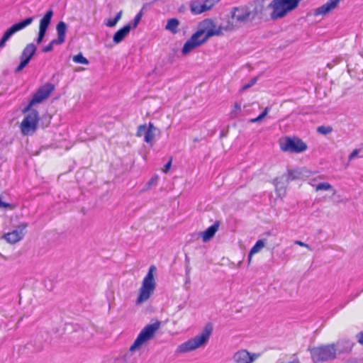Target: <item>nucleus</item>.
Returning <instances> with one entry per match:
<instances>
[{"label": "nucleus", "instance_id": "f257e3e1", "mask_svg": "<svg viewBox=\"0 0 363 363\" xmlns=\"http://www.w3.org/2000/svg\"><path fill=\"white\" fill-rule=\"evenodd\" d=\"M267 0H257L248 3L247 5L233 7L231 11V16L240 23H252L255 20H261L264 12L267 9L265 6Z\"/></svg>", "mask_w": 363, "mask_h": 363}, {"label": "nucleus", "instance_id": "f03ea898", "mask_svg": "<svg viewBox=\"0 0 363 363\" xmlns=\"http://www.w3.org/2000/svg\"><path fill=\"white\" fill-rule=\"evenodd\" d=\"M213 329L212 324L211 323H207L200 334L179 345L176 352L177 353H186L205 346L209 340Z\"/></svg>", "mask_w": 363, "mask_h": 363}, {"label": "nucleus", "instance_id": "7ed1b4c3", "mask_svg": "<svg viewBox=\"0 0 363 363\" xmlns=\"http://www.w3.org/2000/svg\"><path fill=\"white\" fill-rule=\"evenodd\" d=\"M156 271L157 268L155 265L150 267L139 290V294L135 301L136 305H140L145 302L153 294L156 286V282L154 277V273Z\"/></svg>", "mask_w": 363, "mask_h": 363}, {"label": "nucleus", "instance_id": "20e7f679", "mask_svg": "<svg viewBox=\"0 0 363 363\" xmlns=\"http://www.w3.org/2000/svg\"><path fill=\"white\" fill-rule=\"evenodd\" d=\"M223 30L226 29L221 26L217 27L211 18H205L198 23L194 34L206 43L211 37L223 35Z\"/></svg>", "mask_w": 363, "mask_h": 363}, {"label": "nucleus", "instance_id": "39448f33", "mask_svg": "<svg viewBox=\"0 0 363 363\" xmlns=\"http://www.w3.org/2000/svg\"><path fill=\"white\" fill-rule=\"evenodd\" d=\"M313 363L327 362L335 359L337 347L335 344L325 345L309 349Z\"/></svg>", "mask_w": 363, "mask_h": 363}, {"label": "nucleus", "instance_id": "423d86ee", "mask_svg": "<svg viewBox=\"0 0 363 363\" xmlns=\"http://www.w3.org/2000/svg\"><path fill=\"white\" fill-rule=\"evenodd\" d=\"M161 323L156 321L152 324L146 325L139 333L133 344L130 347V351L139 349L145 342L153 337L155 332L160 328Z\"/></svg>", "mask_w": 363, "mask_h": 363}, {"label": "nucleus", "instance_id": "0eeeda50", "mask_svg": "<svg viewBox=\"0 0 363 363\" xmlns=\"http://www.w3.org/2000/svg\"><path fill=\"white\" fill-rule=\"evenodd\" d=\"M161 323L156 321L152 324L146 325L139 333L133 344L130 347V351L139 349L145 342L153 337L155 332L160 328Z\"/></svg>", "mask_w": 363, "mask_h": 363}, {"label": "nucleus", "instance_id": "6e6552de", "mask_svg": "<svg viewBox=\"0 0 363 363\" xmlns=\"http://www.w3.org/2000/svg\"><path fill=\"white\" fill-rule=\"evenodd\" d=\"M39 121L38 111L33 110L27 114L22 121L20 128L23 135H31L37 130Z\"/></svg>", "mask_w": 363, "mask_h": 363}, {"label": "nucleus", "instance_id": "1a4fd4ad", "mask_svg": "<svg viewBox=\"0 0 363 363\" xmlns=\"http://www.w3.org/2000/svg\"><path fill=\"white\" fill-rule=\"evenodd\" d=\"M280 147L284 152L300 153L307 150V145L298 137L286 136L284 143H280Z\"/></svg>", "mask_w": 363, "mask_h": 363}, {"label": "nucleus", "instance_id": "9d476101", "mask_svg": "<svg viewBox=\"0 0 363 363\" xmlns=\"http://www.w3.org/2000/svg\"><path fill=\"white\" fill-rule=\"evenodd\" d=\"M34 20V17H28L19 22L13 24L3 34L0 39V50L6 46V42L14 35L16 32L23 30L28 26L32 23Z\"/></svg>", "mask_w": 363, "mask_h": 363}, {"label": "nucleus", "instance_id": "9b49d317", "mask_svg": "<svg viewBox=\"0 0 363 363\" xmlns=\"http://www.w3.org/2000/svg\"><path fill=\"white\" fill-rule=\"evenodd\" d=\"M267 9H272L271 18L277 20L284 17L291 9L288 7L284 0H273L268 6Z\"/></svg>", "mask_w": 363, "mask_h": 363}, {"label": "nucleus", "instance_id": "f8f14e48", "mask_svg": "<svg viewBox=\"0 0 363 363\" xmlns=\"http://www.w3.org/2000/svg\"><path fill=\"white\" fill-rule=\"evenodd\" d=\"M55 89V86L50 83H47L40 86L36 92L33 94L30 101L35 105L42 103L44 100L48 99L52 91Z\"/></svg>", "mask_w": 363, "mask_h": 363}, {"label": "nucleus", "instance_id": "ddd939ff", "mask_svg": "<svg viewBox=\"0 0 363 363\" xmlns=\"http://www.w3.org/2000/svg\"><path fill=\"white\" fill-rule=\"evenodd\" d=\"M27 226L28 224L26 223H21L18 226V229L4 234L2 238H4L8 242L15 244L23 238L24 235L23 231L26 230Z\"/></svg>", "mask_w": 363, "mask_h": 363}, {"label": "nucleus", "instance_id": "4468645a", "mask_svg": "<svg viewBox=\"0 0 363 363\" xmlns=\"http://www.w3.org/2000/svg\"><path fill=\"white\" fill-rule=\"evenodd\" d=\"M205 44L203 40L197 37L194 33L191 36V38L186 41L182 49V53L184 55H188L190 52H191L194 49Z\"/></svg>", "mask_w": 363, "mask_h": 363}, {"label": "nucleus", "instance_id": "2eb2a0df", "mask_svg": "<svg viewBox=\"0 0 363 363\" xmlns=\"http://www.w3.org/2000/svg\"><path fill=\"white\" fill-rule=\"evenodd\" d=\"M257 357L258 354H251L245 350H242L235 352L233 358L235 363H252Z\"/></svg>", "mask_w": 363, "mask_h": 363}, {"label": "nucleus", "instance_id": "dca6fc26", "mask_svg": "<svg viewBox=\"0 0 363 363\" xmlns=\"http://www.w3.org/2000/svg\"><path fill=\"white\" fill-rule=\"evenodd\" d=\"M340 0H329L323 6L315 9L313 12L314 16L326 15L334 10L338 5Z\"/></svg>", "mask_w": 363, "mask_h": 363}, {"label": "nucleus", "instance_id": "f3484780", "mask_svg": "<svg viewBox=\"0 0 363 363\" xmlns=\"http://www.w3.org/2000/svg\"><path fill=\"white\" fill-rule=\"evenodd\" d=\"M220 225V221H216L214 224L208 227L206 230L201 233V236L203 242H208L212 239L218 231Z\"/></svg>", "mask_w": 363, "mask_h": 363}, {"label": "nucleus", "instance_id": "a211bd4d", "mask_svg": "<svg viewBox=\"0 0 363 363\" xmlns=\"http://www.w3.org/2000/svg\"><path fill=\"white\" fill-rule=\"evenodd\" d=\"M130 30L131 25L130 23L124 26L114 33L113 36V41L116 44L120 43L129 34Z\"/></svg>", "mask_w": 363, "mask_h": 363}, {"label": "nucleus", "instance_id": "6ab92c4d", "mask_svg": "<svg viewBox=\"0 0 363 363\" xmlns=\"http://www.w3.org/2000/svg\"><path fill=\"white\" fill-rule=\"evenodd\" d=\"M354 343L350 340H341L337 342V352L339 354L350 353Z\"/></svg>", "mask_w": 363, "mask_h": 363}, {"label": "nucleus", "instance_id": "aec40b11", "mask_svg": "<svg viewBox=\"0 0 363 363\" xmlns=\"http://www.w3.org/2000/svg\"><path fill=\"white\" fill-rule=\"evenodd\" d=\"M52 9H49L40 20L39 29L47 31L53 16Z\"/></svg>", "mask_w": 363, "mask_h": 363}, {"label": "nucleus", "instance_id": "412c9836", "mask_svg": "<svg viewBox=\"0 0 363 363\" xmlns=\"http://www.w3.org/2000/svg\"><path fill=\"white\" fill-rule=\"evenodd\" d=\"M209 10V7L201 4L199 0L192 1L190 3V11L194 15L201 14Z\"/></svg>", "mask_w": 363, "mask_h": 363}, {"label": "nucleus", "instance_id": "4be33fe9", "mask_svg": "<svg viewBox=\"0 0 363 363\" xmlns=\"http://www.w3.org/2000/svg\"><path fill=\"white\" fill-rule=\"evenodd\" d=\"M67 28V24L64 21H60L57 24L56 30L57 33V38L55 40L60 44H62L65 40Z\"/></svg>", "mask_w": 363, "mask_h": 363}, {"label": "nucleus", "instance_id": "5701e85b", "mask_svg": "<svg viewBox=\"0 0 363 363\" xmlns=\"http://www.w3.org/2000/svg\"><path fill=\"white\" fill-rule=\"evenodd\" d=\"M37 50V47L34 43L28 44L22 51L21 57L31 60Z\"/></svg>", "mask_w": 363, "mask_h": 363}, {"label": "nucleus", "instance_id": "b1692460", "mask_svg": "<svg viewBox=\"0 0 363 363\" xmlns=\"http://www.w3.org/2000/svg\"><path fill=\"white\" fill-rule=\"evenodd\" d=\"M286 177V183H289L291 181L299 179L303 176L302 170L300 169H289L287 173L284 174Z\"/></svg>", "mask_w": 363, "mask_h": 363}, {"label": "nucleus", "instance_id": "393cba45", "mask_svg": "<svg viewBox=\"0 0 363 363\" xmlns=\"http://www.w3.org/2000/svg\"><path fill=\"white\" fill-rule=\"evenodd\" d=\"M179 25V21L176 18H170L167 21L165 29L170 31L173 34L178 33L177 27Z\"/></svg>", "mask_w": 363, "mask_h": 363}, {"label": "nucleus", "instance_id": "a878e982", "mask_svg": "<svg viewBox=\"0 0 363 363\" xmlns=\"http://www.w3.org/2000/svg\"><path fill=\"white\" fill-rule=\"evenodd\" d=\"M264 246V241L263 240H259L256 242L255 245L251 248L249 255H248V264L250 263L252 259V256L258 252L262 248H263Z\"/></svg>", "mask_w": 363, "mask_h": 363}, {"label": "nucleus", "instance_id": "bb28decb", "mask_svg": "<svg viewBox=\"0 0 363 363\" xmlns=\"http://www.w3.org/2000/svg\"><path fill=\"white\" fill-rule=\"evenodd\" d=\"M72 60L75 63L78 64L89 65V60L83 56L82 52H79L76 55H74Z\"/></svg>", "mask_w": 363, "mask_h": 363}, {"label": "nucleus", "instance_id": "cd10ccee", "mask_svg": "<svg viewBox=\"0 0 363 363\" xmlns=\"http://www.w3.org/2000/svg\"><path fill=\"white\" fill-rule=\"evenodd\" d=\"M145 6L144 5L143 6L142 9L136 14V16H135L132 23H130L131 25V28H137L138 25L139 24V23L143 17V9H145Z\"/></svg>", "mask_w": 363, "mask_h": 363}, {"label": "nucleus", "instance_id": "c85d7f7f", "mask_svg": "<svg viewBox=\"0 0 363 363\" xmlns=\"http://www.w3.org/2000/svg\"><path fill=\"white\" fill-rule=\"evenodd\" d=\"M332 131H333V128L330 125H328V126L321 125V126H319L317 128V132L322 135H328V134L332 133Z\"/></svg>", "mask_w": 363, "mask_h": 363}, {"label": "nucleus", "instance_id": "c756f323", "mask_svg": "<svg viewBox=\"0 0 363 363\" xmlns=\"http://www.w3.org/2000/svg\"><path fill=\"white\" fill-rule=\"evenodd\" d=\"M333 189V186L328 182H322L319 183L315 186L316 191H322V190H331Z\"/></svg>", "mask_w": 363, "mask_h": 363}, {"label": "nucleus", "instance_id": "7c9ffc66", "mask_svg": "<svg viewBox=\"0 0 363 363\" xmlns=\"http://www.w3.org/2000/svg\"><path fill=\"white\" fill-rule=\"evenodd\" d=\"M155 136V132H150V130H146L145 134L144 135V140L147 143L152 145Z\"/></svg>", "mask_w": 363, "mask_h": 363}, {"label": "nucleus", "instance_id": "2f4dec72", "mask_svg": "<svg viewBox=\"0 0 363 363\" xmlns=\"http://www.w3.org/2000/svg\"><path fill=\"white\" fill-rule=\"evenodd\" d=\"M55 45H61L57 40L53 39L48 45L43 47L41 50L43 52H49L53 50V46Z\"/></svg>", "mask_w": 363, "mask_h": 363}, {"label": "nucleus", "instance_id": "473e14b6", "mask_svg": "<svg viewBox=\"0 0 363 363\" xmlns=\"http://www.w3.org/2000/svg\"><path fill=\"white\" fill-rule=\"evenodd\" d=\"M291 11L296 9L301 0H284Z\"/></svg>", "mask_w": 363, "mask_h": 363}, {"label": "nucleus", "instance_id": "72a5a7b5", "mask_svg": "<svg viewBox=\"0 0 363 363\" xmlns=\"http://www.w3.org/2000/svg\"><path fill=\"white\" fill-rule=\"evenodd\" d=\"M240 111H241L240 106L238 103H235L234 105V109L230 113V118H236Z\"/></svg>", "mask_w": 363, "mask_h": 363}, {"label": "nucleus", "instance_id": "f704fd0d", "mask_svg": "<svg viewBox=\"0 0 363 363\" xmlns=\"http://www.w3.org/2000/svg\"><path fill=\"white\" fill-rule=\"evenodd\" d=\"M284 177V176L283 175V177H281V178H275V179H274V181H273V184H274V185L275 186V187H276L277 190H278V189L281 190V189H284V183H282V182H281V180Z\"/></svg>", "mask_w": 363, "mask_h": 363}, {"label": "nucleus", "instance_id": "c9c22d12", "mask_svg": "<svg viewBox=\"0 0 363 363\" xmlns=\"http://www.w3.org/2000/svg\"><path fill=\"white\" fill-rule=\"evenodd\" d=\"M257 81V77L252 78L247 84H246L242 86V88L240 89V91H244L248 89L249 88L252 86L254 84H255Z\"/></svg>", "mask_w": 363, "mask_h": 363}, {"label": "nucleus", "instance_id": "e433bc0d", "mask_svg": "<svg viewBox=\"0 0 363 363\" xmlns=\"http://www.w3.org/2000/svg\"><path fill=\"white\" fill-rule=\"evenodd\" d=\"M46 33L47 31L39 29L38 37L35 39V42L38 45H40L43 43V39L46 35Z\"/></svg>", "mask_w": 363, "mask_h": 363}, {"label": "nucleus", "instance_id": "4c0bfd02", "mask_svg": "<svg viewBox=\"0 0 363 363\" xmlns=\"http://www.w3.org/2000/svg\"><path fill=\"white\" fill-rule=\"evenodd\" d=\"M147 130V125L146 124H143V125H140L138 127V130H137V133H136V135L138 137H140L142 136L143 134L145 135V132Z\"/></svg>", "mask_w": 363, "mask_h": 363}, {"label": "nucleus", "instance_id": "58836bf2", "mask_svg": "<svg viewBox=\"0 0 363 363\" xmlns=\"http://www.w3.org/2000/svg\"><path fill=\"white\" fill-rule=\"evenodd\" d=\"M35 104L30 100L29 103L28 104V105L22 110V113L23 114L25 113H29L31 112V111H33V109L32 108V107L34 106Z\"/></svg>", "mask_w": 363, "mask_h": 363}, {"label": "nucleus", "instance_id": "ea45409f", "mask_svg": "<svg viewBox=\"0 0 363 363\" xmlns=\"http://www.w3.org/2000/svg\"><path fill=\"white\" fill-rule=\"evenodd\" d=\"M133 351H128L124 355H123V361L125 363H133V361L130 360V357H131V352Z\"/></svg>", "mask_w": 363, "mask_h": 363}, {"label": "nucleus", "instance_id": "a19ab883", "mask_svg": "<svg viewBox=\"0 0 363 363\" xmlns=\"http://www.w3.org/2000/svg\"><path fill=\"white\" fill-rule=\"evenodd\" d=\"M218 1L219 0H204L203 4L206 6H208L210 10Z\"/></svg>", "mask_w": 363, "mask_h": 363}, {"label": "nucleus", "instance_id": "79ce46f5", "mask_svg": "<svg viewBox=\"0 0 363 363\" xmlns=\"http://www.w3.org/2000/svg\"><path fill=\"white\" fill-rule=\"evenodd\" d=\"M30 60L23 58L20 56V63L19 65L21 67H23V69L29 64Z\"/></svg>", "mask_w": 363, "mask_h": 363}, {"label": "nucleus", "instance_id": "37998d69", "mask_svg": "<svg viewBox=\"0 0 363 363\" xmlns=\"http://www.w3.org/2000/svg\"><path fill=\"white\" fill-rule=\"evenodd\" d=\"M30 60L23 58L20 56V63L19 65L21 67H23V69L29 64Z\"/></svg>", "mask_w": 363, "mask_h": 363}, {"label": "nucleus", "instance_id": "c03bdc74", "mask_svg": "<svg viewBox=\"0 0 363 363\" xmlns=\"http://www.w3.org/2000/svg\"><path fill=\"white\" fill-rule=\"evenodd\" d=\"M0 207H4V208H8L9 209H13L14 208V206L11 204V203H6V202H4L1 199H0Z\"/></svg>", "mask_w": 363, "mask_h": 363}, {"label": "nucleus", "instance_id": "a18cd8bd", "mask_svg": "<svg viewBox=\"0 0 363 363\" xmlns=\"http://www.w3.org/2000/svg\"><path fill=\"white\" fill-rule=\"evenodd\" d=\"M157 180H158V177L157 176H154L147 182V185L149 186H152V185H155L157 184Z\"/></svg>", "mask_w": 363, "mask_h": 363}, {"label": "nucleus", "instance_id": "49530a36", "mask_svg": "<svg viewBox=\"0 0 363 363\" xmlns=\"http://www.w3.org/2000/svg\"><path fill=\"white\" fill-rule=\"evenodd\" d=\"M116 20L114 18L108 19L106 25L108 27H114L118 23Z\"/></svg>", "mask_w": 363, "mask_h": 363}, {"label": "nucleus", "instance_id": "de8ad7c7", "mask_svg": "<svg viewBox=\"0 0 363 363\" xmlns=\"http://www.w3.org/2000/svg\"><path fill=\"white\" fill-rule=\"evenodd\" d=\"M172 166V158L164 164L163 172L167 173Z\"/></svg>", "mask_w": 363, "mask_h": 363}, {"label": "nucleus", "instance_id": "09e8293b", "mask_svg": "<svg viewBox=\"0 0 363 363\" xmlns=\"http://www.w3.org/2000/svg\"><path fill=\"white\" fill-rule=\"evenodd\" d=\"M356 337L357 339L358 342L363 346V331L357 334Z\"/></svg>", "mask_w": 363, "mask_h": 363}, {"label": "nucleus", "instance_id": "8fccbe9b", "mask_svg": "<svg viewBox=\"0 0 363 363\" xmlns=\"http://www.w3.org/2000/svg\"><path fill=\"white\" fill-rule=\"evenodd\" d=\"M147 130L155 133L157 130H158V129L152 123H149L148 127H147Z\"/></svg>", "mask_w": 363, "mask_h": 363}, {"label": "nucleus", "instance_id": "3c124183", "mask_svg": "<svg viewBox=\"0 0 363 363\" xmlns=\"http://www.w3.org/2000/svg\"><path fill=\"white\" fill-rule=\"evenodd\" d=\"M358 153H359L358 150H357V149H356V150H354L351 152V154L349 155V157H348L349 160H353L354 157H356L357 156Z\"/></svg>", "mask_w": 363, "mask_h": 363}, {"label": "nucleus", "instance_id": "603ef678", "mask_svg": "<svg viewBox=\"0 0 363 363\" xmlns=\"http://www.w3.org/2000/svg\"><path fill=\"white\" fill-rule=\"evenodd\" d=\"M294 243H295L296 245H299V246L306 247V248H308V250H311V247H310L308 245H307V244H306V243L303 242H302V241H301V240H296V241H295V242H294Z\"/></svg>", "mask_w": 363, "mask_h": 363}, {"label": "nucleus", "instance_id": "864d4df0", "mask_svg": "<svg viewBox=\"0 0 363 363\" xmlns=\"http://www.w3.org/2000/svg\"><path fill=\"white\" fill-rule=\"evenodd\" d=\"M269 111V107H266L264 111L259 115L262 119L267 115L268 112Z\"/></svg>", "mask_w": 363, "mask_h": 363}, {"label": "nucleus", "instance_id": "5fc2aeb1", "mask_svg": "<svg viewBox=\"0 0 363 363\" xmlns=\"http://www.w3.org/2000/svg\"><path fill=\"white\" fill-rule=\"evenodd\" d=\"M191 269L190 264L185 265V276L186 277H189V275H190Z\"/></svg>", "mask_w": 363, "mask_h": 363}, {"label": "nucleus", "instance_id": "6e6d98bb", "mask_svg": "<svg viewBox=\"0 0 363 363\" xmlns=\"http://www.w3.org/2000/svg\"><path fill=\"white\" fill-rule=\"evenodd\" d=\"M122 13H123V11H120L118 13H117V14L116 15V16L113 18L116 19V21L118 22L121 19V18L122 16Z\"/></svg>", "mask_w": 363, "mask_h": 363}, {"label": "nucleus", "instance_id": "4d7b16f0", "mask_svg": "<svg viewBox=\"0 0 363 363\" xmlns=\"http://www.w3.org/2000/svg\"><path fill=\"white\" fill-rule=\"evenodd\" d=\"M23 69V67H21V66L18 65L17 67L15 69L14 72L15 73H19Z\"/></svg>", "mask_w": 363, "mask_h": 363}, {"label": "nucleus", "instance_id": "13d9d810", "mask_svg": "<svg viewBox=\"0 0 363 363\" xmlns=\"http://www.w3.org/2000/svg\"><path fill=\"white\" fill-rule=\"evenodd\" d=\"M186 264H190V259L186 254L185 255V265Z\"/></svg>", "mask_w": 363, "mask_h": 363}, {"label": "nucleus", "instance_id": "bf43d9fd", "mask_svg": "<svg viewBox=\"0 0 363 363\" xmlns=\"http://www.w3.org/2000/svg\"><path fill=\"white\" fill-rule=\"evenodd\" d=\"M257 118H252V119L250 120V123H257V122H258V121H257Z\"/></svg>", "mask_w": 363, "mask_h": 363}, {"label": "nucleus", "instance_id": "052dcab7", "mask_svg": "<svg viewBox=\"0 0 363 363\" xmlns=\"http://www.w3.org/2000/svg\"><path fill=\"white\" fill-rule=\"evenodd\" d=\"M189 282H190V275H189V277H186L185 284H188Z\"/></svg>", "mask_w": 363, "mask_h": 363}, {"label": "nucleus", "instance_id": "680f3d73", "mask_svg": "<svg viewBox=\"0 0 363 363\" xmlns=\"http://www.w3.org/2000/svg\"><path fill=\"white\" fill-rule=\"evenodd\" d=\"M220 138L225 137V136H226V133H224L223 131H221V133H220Z\"/></svg>", "mask_w": 363, "mask_h": 363}, {"label": "nucleus", "instance_id": "e2e57ef3", "mask_svg": "<svg viewBox=\"0 0 363 363\" xmlns=\"http://www.w3.org/2000/svg\"><path fill=\"white\" fill-rule=\"evenodd\" d=\"M184 308V306L182 304H180L178 306V309L182 310Z\"/></svg>", "mask_w": 363, "mask_h": 363}, {"label": "nucleus", "instance_id": "0e129e2a", "mask_svg": "<svg viewBox=\"0 0 363 363\" xmlns=\"http://www.w3.org/2000/svg\"><path fill=\"white\" fill-rule=\"evenodd\" d=\"M359 296V294H357L356 295L353 296L351 298H350V301L353 300L354 298L357 297Z\"/></svg>", "mask_w": 363, "mask_h": 363}, {"label": "nucleus", "instance_id": "69168bd1", "mask_svg": "<svg viewBox=\"0 0 363 363\" xmlns=\"http://www.w3.org/2000/svg\"><path fill=\"white\" fill-rule=\"evenodd\" d=\"M184 9H185L184 6H182L179 8V11H182Z\"/></svg>", "mask_w": 363, "mask_h": 363}, {"label": "nucleus", "instance_id": "338daca9", "mask_svg": "<svg viewBox=\"0 0 363 363\" xmlns=\"http://www.w3.org/2000/svg\"><path fill=\"white\" fill-rule=\"evenodd\" d=\"M257 121H258V122H259V121H261L262 120V118H261V117H260V116H259L257 117Z\"/></svg>", "mask_w": 363, "mask_h": 363}, {"label": "nucleus", "instance_id": "774afa93", "mask_svg": "<svg viewBox=\"0 0 363 363\" xmlns=\"http://www.w3.org/2000/svg\"><path fill=\"white\" fill-rule=\"evenodd\" d=\"M53 331H54V333H57V332H58V329H57V328H55V329L53 330Z\"/></svg>", "mask_w": 363, "mask_h": 363}]
</instances>
